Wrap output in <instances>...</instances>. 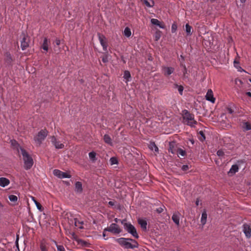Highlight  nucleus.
<instances>
[{"instance_id": "nucleus-32", "label": "nucleus", "mask_w": 251, "mask_h": 251, "mask_svg": "<svg viewBox=\"0 0 251 251\" xmlns=\"http://www.w3.org/2000/svg\"><path fill=\"white\" fill-rule=\"evenodd\" d=\"M175 87L177 88L178 91L180 95H182L183 87L181 85H178L177 84L175 85Z\"/></svg>"}, {"instance_id": "nucleus-57", "label": "nucleus", "mask_w": 251, "mask_h": 251, "mask_svg": "<svg viewBox=\"0 0 251 251\" xmlns=\"http://www.w3.org/2000/svg\"><path fill=\"white\" fill-rule=\"evenodd\" d=\"M196 204L197 205H199V201H197L196 202Z\"/></svg>"}, {"instance_id": "nucleus-26", "label": "nucleus", "mask_w": 251, "mask_h": 251, "mask_svg": "<svg viewBox=\"0 0 251 251\" xmlns=\"http://www.w3.org/2000/svg\"><path fill=\"white\" fill-rule=\"evenodd\" d=\"M124 35L126 37H129L131 35L130 29L128 27H126L123 32Z\"/></svg>"}, {"instance_id": "nucleus-54", "label": "nucleus", "mask_w": 251, "mask_h": 251, "mask_svg": "<svg viewBox=\"0 0 251 251\" xmlns=\"http://www.w3.org/2000/svg\"><path fill=\"white\" fill-rule=\"evenodd\" d=\"M102 61H103V62H106L107 61V59H106V58H102Z\"/></svg>"}, {"instance_id": "nucleus-62", "label": "nucleus", "mask_w": 251, "mask_h": 251, "mask_svg": "<svg viewBox=\"0 0 251 251\" xmlns=\"http://www.w3.org/2000/svg\"><path fill=\"white\" fill-rule=\"evenodd\" d=\"M249 80H250V82L251 83V79H250Z\"/></svg>"}, {"instance_id": "nucleus-17", "label": "nucleus", "mask_w": 251, "mask_h": 251, "mask_svg": "<svg viewBox=\"0 0 251 251\" xmlns=\"http://www.w3.org/2000/svg\"><path fill=\"white\" fill-rule=\"evenodd\" d=\"M75 191L78 193L82 191V183L79 181H77L75 183Z\"/></svg>"}, {"instance_id": "nucleus-45", "label": "nucleus", "mask_w": 251, "mask_h": 251, "mask_svg": "<svg viewBox=\"0 0 251 251\" xmlns=\"http://www.w3.org/2000/svg\"><path fill=\"white\" fill-rule=\"evenodd\" d=\"M188 169H189L188 166L187 165H183L182 166V170L184 171H187V170H188Z\"/></svg>"}, {"instance_id": "nucleus-38", "label": "nucleus", "mask_w": 251, "mask_h": 251, "mask_svg": "<svg viewBox=\"0 0 251 251\" xmlns=\"http://www.w3.org/2000/svg\"><path fill=\"white\" fill-rule=\"evenodd\" d=\"M71 176L68 174H67L66 172H62V174L61 175V178H71Z\"/></svg>"}, {"instance_id": "nucleus-6", "label": "nucleus", "mask_w": 251, "mask_h": 251, "mask_svg": "<svg viewBox=\"0 0 251 251\" xmlns=\"http://www.w3.org/2000/svg\"><path fill=\"white\" fill-rule=\"evenodd\" d=\"M104 231H107L117 235L120 234L122 231V229L116 223H112L110 226L104 228Z\"/></svg>"}, {"instance_id": "nucleus-18", "label": "nucleus", "mask_w": 251, "mask_h": 251, "mask_svg": "<svg viewBox=\"0 0 251 251\" xmlns=\"http://www.w3.org/2000/svg\"><path fill=\"white\" fill-rule=\"evenodd\" d=\"M239 168L237 165H233L230 169L228 174H234L238 171Z\"/></svg>"}, {"instance_id": "nucleus-13", "label": "nucleus", "mask_w": 251, "mask_h": 251, "mask_svg": "<svg viewBox=\"0 0 251 251\" xmlns=\"http://www.w3.org/2000/svg\"><path fill=\"white\" fill-rule=\"evenodd\" d=\"M10 183L9 180L5 177L0 178V186L2 187H4L7 186Z\"/></svg>"}, {"instance_id": "nucleus-21", "label": "nucleus", "mask_w": 251, "mask_h": 251, "mask_svg": "<svg viewBox=\"0 0 251 251\" xmlns=\"http://www.w3.org/2000/svg\"><path fill=\"white\" fill-rule=\"evenodd\" d=\"M151 23L153 25H156L158 26H159L161 28H164V27L163 26H162L160 24V22L156 19H151Z\"/></svg>"}, {"instance_id": "nucleus-60", "label": "nucleus", "mask_w": 251, "mask_h": 251, "mask_svg": "<svg viewBox=\"0 0 251 251\" xmlns=\"http://www.w3.org/2000/svg\"><path fill=\"white\" fill-rule=\"evenodd\" d=\"M184 70L186 71V67L185 66H184Z\"/></svg>"}, {"instance_id": "nucleus-46", "label": "nucleus", "mask_w": 251, "mask_h": 251, "mask_svg": "<svg viewBox=\"0 0 251 251\" xmlns=\"http://www.w3.org/2000/svg\"><path fill=\"white\" fill-rule=\"evenodd\" d=\"M233 110L231 109V108H228L227 109V112L228 113V114H232L233 113Z\"/></svg>"}, {"instance_id": "nucleus-31", "label": "nucleus", "mask_w": 251, "mask_h": 251, "mask_svg": "<svg viewBox=\"0 0 251 251\" xmlns=\"http://www.w3.org/2000/svg\"><path fill=\"white\" fill-rule=\"evenodd\" d=\"M242 127L245 130H249L251 129V125L248 122L244 123Z\"/></svg>"}, {"instance_id": "nucleus-9", "label": "nucleus", "mask_w": 251, "mask_h": 251, "mask_svg": "<svg viewBox=\"0 0 251 251\" xmlns=\"http://www.w3.org/2000/svg\"><path fill=\"white\" fill-rule=\"evenodd\" d=\"M175 71V69L172 67H162V72L164 75L168 76L172 74Z\"/></svg>"}, {"instance_id": "nucleus-33", "label": "nucleus", "mask_w": 251, "mask_h": 251, "mask_svg": "<svg viewBox=\"0 0 251 251\" xmlns=\"http://www.w3.org/2000/svg\"><path fill=\"white\" fill-rule=\"evenodd\" d=\"M234 65L235 68H236L238 70V71L242 72V71H244V70L239 66L238 62H236V61H234Z\"/></svg>"}, {"instance_id": "nucleus-36", "label": "nucleus", "mask_w": 251, "mask_h": 251, "mask_svg": "<svg viewBox=\"0 0 251 251\" xmlns=\"http://www.w3.org/2000/svg\"><path fill=\"white\" fill-rule=\"evenodd\" d=\"M177 154L181 155V156H184L186 154V151L181 149H179L177 151Z\"/></svg>"}, {"instance_id": "nucleus-1", "label": "nucleus", "mask_w": 251, "mask_h": 251, "mask_svg": "<svg viewBox=\"0 0 251 251\" xmlns=\"http://www.w3.org/2000/svg\"><path fill=\"white\" fill-rule=\"evenodd\" d=\"M115 241L126 249H133L138 247V243L135 240L131 238L121 237L116 239Z\"/></svg>"}, {"instance_id": "nucleus-3", "label": "nucleus", "mask_w": 251, "mask_h": 251, "mask_svg": "<svg viewBox=\"0 0 251 251\" xmlns=\"http://www.w3.org/2000/svg\"><path fill=\"white\" fill-rule=\"evenodd\" d=\"M182 115L183 122L184 124L191 127H195L197 124V122L194 119V115L190 113L188 110H183Z\"/></svg>"}, {"instance_id": "nucleus-51", "label": "nucleus", "mask_w": 251, "mask_h": 251, "mask_svg": "<svg viewBox=\"0 0 251 251\" xmlns=\"http://www.w3.org/2000/svg\"><path fill=\"white\" fill-rule=\"evenodd\" d=\"M157 211L158 213H161L163 211V209L161 207L157 209Z\"/></svg>"}, {"instance_id": "nucleus-42", "label": "nucleus", "mask_w": 251, "mask_h": 251, "mask_svg": "<svg viewBox=\"0 0 251 251\" xmlns=\"http://www.w3.org/2000/svg\"><path fill=\"white\" fill-rule=\"evenodd\" d=\"M199 134L200 135H201L202 139H201L200 140H201V141H203L205 139V135H204V133L202 131H200L199 132Z\"/></svg>"}, {"instance_id": "nucleus-4", "label": "nucleus", "mask_w": 251, "mask_h": 251, "mask_svg": "<svg viewBox=\"0 0 251 251\" xmlns=\"http://www.w3.org/2000/svg\"><path fill=\"white\" fill-rule=\"evenodd\" d=\"M121 224L123 225L124 229L128 233L131 234L135 238L137 239L139 238L136 228L131 223H127L126 220L124 219L121 221Z\"/></svg>"}, {"instance_id": "nucleus-55", "label": "nucleus", "mask_w": 251, "mask_h": 251, "mask_svg": "<svg viewBox=\"0 0 251 251\" xmlns=\"http://www.w3.org/2000/svg\"><path fill=\"white\" fill-rule=\"evenodd\" d=\"M14 143L17 144L16 141H15V140H14V141H11V144H12V145H14Z\"/></svg>"}, {"instance_id": "nucleus-59", "label": "nucleus", "mask_w": 251, "mask_h": 251, "mask_svg": "<svg viewBox=\"0 0 251 251\" xmlns=\"http://www.w3.org/2000/svg\"><path fill=\"white\" fill-rule=\"evenodd\" d=\"M190 141H191V142L192 144H194V140H190Z\"/></svg>"}, {"instance_id": "nucleus-27", "label": "nucleus", "mask_w": 251, "mask_h": 251, "mask_svg": "<svg viewBox=\"0 0 251 251\" xmlns=\"http://www.w3.org/2000/svg\"><path fill=\"white\" fill-rule=\"evenodd\" d=\"M185 31L188 36L192 35V27L188 24L185 25Z\"/></svg>"}, {"instance_id": "nucleus-8", "label": "nucleus", "mask_w": 251, "mask_h": 251, "mask_svg": "<svg viewBox=\"0 0 251 251\" xmlns=\"http://www.w3.org/2000/svg\"><path fill=\"white\" fill-rule=\"evenodd\" d=\"M29 39L25 34H23V37L21 41V48L23 50H26L29 46Z\"/></svg>"}, {"instance_id": "nucleus-61", "label": "nucleus", "mask_w": 251, "mask_h": 251, "mask_svg": "<svg viewBox=\"0 0 251 251\" xmlns=\"http://www.w3.org/2000/svg\"><path fill=\"white\" fill-rule=\"evenodd\" d=\"M180 57L182 58V59H183L182 55H180Z\"/></svg>"}, {"instance_id": "nucleus-24", "label": "nucleus", "mask_w": 251, "mask_h": 251, "mask_svg": "<svg viewBox=\"0 0 251 251\" xmlns=\"http://www.w3.org/2000/svg\"><path fill=\"white\" fill-rule=\"evenodd\" d=\"M149 147L151 151H154L155 152L158 151V148L154 142H151L149 144Z\"/></svg>"}, {"instance_id": "nucleus-44", "label": "nucleus", "mask_w": 251, "mask_h": 251, "mask_svg": "<svg viewBox=\"0 0 251 251\" xmlns=\"http://www.w3.org/2000/svg\"><path fill=\"white\" fill-rule=\"evenodd\" d=\"M40 249L41 251H48L47 248L43 245L40 246Z\"/></svg>"}, {"instance_id": "nucleus-7", "label": "nucleus", "mask_w": 251, "mask_h": 251, "mask_svg": "<svg viewBox=\"0 0 251 251\" xmlns=\"http://www.w3.org/2000/svg\"><path fill=\"white\" fill-rule=\"evenodd\" d=\"M50 138L51 143L56 149H62L64 148V145L58 141L55 136H51Z\"/></svg>"}, {"instance_id": "nucleus-56", "label": "nucleus", "mask_w": 251, "mask_h": 251, "mask_svg": "<svg viewBox=\"0 0 251 251\" xmlns=\"http://www.w3.org/2000/svg\"><path fill=\"white\" fill-rule=\"evenodd\" d=\"M246 1V0H240L241 2L242 3H244Z\"/></svg>"}, {"instance_id": "nucleus-29", "label": "nucleus", "mask_w": 251, "mask_h": 251, "mask_svg": "<svg viewBox=\"0 0 251 251\" xmlns=\"http://www.w3.org/2000/svg\"><path fill=\"white\" fill-rule=\"evenodd\" d=\"M53 174L55 176H57L59 178H61L62 172L59 170L55 169L53 171Z\"/></svg>"}, {"instance_id": "nucleus-10", "label": "nucleus", "mask_w": 251, "mask_h": 251, "mask_svg": "<svg viewBox=\"0 0 251 251\" xmlns=\"http://www.w3.org/2000/svg\"><path fill=\"white\" fill-rule=\"evenodd\" d=\"M243 231L248 238L251 237V228L249 225L244 224L243 227Z\"/></svg>"}, {"instance_id": "nucleus-50", "label": "nucleus", "mask_w": 251, "mask_h": 251, "mask_svg": "<svg viewBox=\"0 0 251 251\" xmlns=\"http://www.w3.org/2000/svg\"><path fill=\"white\" fill-rule=\"evenodd\" d=\"M16 245L17 248L19 249V245H18V238H17L16 241Z\"/></svg>"}, {"instance_id": "nucleus-25", "label": "nucleus", "mask_w": 251, "mask_h": 251, "mask_svg": "<svg viewBox=\"0 0 251 251\" xmlns=\"http://www.w3.org/2000/svg\"><path fill=\"white\" fill-rule=\"evenodd\" d=\"M89 157L92 162H95L97 160L96 153L94 151H91L89 153Z\"/></svg>"}, {"instance_id": "nucleus-39", "label": "nucleus", "mask_w": 251, "mask_h": 251, "mask_svg": "<svg viewBox=\"0 0 251 251\" xmlns=\"http://www.w3.org/2000/svg\"><path fill=\"white\" fill-rule=\"evenodd\" d=\"M110 161L111 165L117 164L118 163L117 159L115 157H111L110 159Z\"/></svg>"}, {"instance_id": "nucleus-12", "label": "nucleus", "mask_w": 251, "mask_h": 251, "mask_svg": "<svg viewBox=\"0 0 251 251\" xmlns=\"http://www.w3.org/2000/svg\"><path fill=\"white\" fill-rule=\"evenodd\" d=\"M104 38H105L104 36L99 35V39L100 43L103 48V50L104 51H106L107 50V44H106V41L104 40Z\"/></svg>"}, {"instance_id": "nucleus-40", "label": "nucleus", "mask_w": 251, "mask_h": 251, "mask_svg": "<svg viewBox=\"0 0 251 251\" xmlns=\"http://www.w3.org/2000/svg\"><path fill=\"white\" fill-rule=\"evenodd\" d=\"M177 29V25L176 24H173L171 26V31L172 33H175L176 32Z\"/></svg>"}, {"instance_id": "nucleus-43", "label": "nucleus", "mask_w": 251, "mask_h": 251, "mask_svg": "<svg viewBox=\"0 0 251 251\" xmlns=\"http://www.w3.org/2000/svg\"><path fill=\"white\" fill-rule=\"evenodd\" d=\"M160 34L158 33H156L154 36V38L155 41H158L160 38Z\"/></svg>"}, {"instance_id": "nucleus-34", "label": "nucleus", "mask_w": 251, "mask_h": 251, "mask_svg": "<svg viewBox=\"0 0 251 251\" xmlns=\"http://www.w3.org/2000/svg\"><path fill=\"white\" fill-rule=\"evenodd\" d=\"M8 198L11 201L15 202L18 200L17 197L14 195H9Z\"/></svg>"}, {"instance_id": "nucleus-35", "label": "nucleus", "mask_w": 251, "mask_h": 251, "mask_svg": "<svg viewBox=\"0 0 251 251\" xmlns=\"http://www.w3.org/2000/svg\"><path fill=\"white\" fill-rule=\"evenodd\" d=\"M32 199L33 201L34 202V203L37 207V208L39 210H41V209H42L41 205L38 201H37L35 200V199L34 197H32Z\"/></svg>"}, {"instance_id": "nucleus-2", "label": "nucleus", "mask_w": 251, "mask_h": 251, "mask_svg": "<svg viewBox=\"0 0 251 251\" xmlns=\"http://www.w3.org/2000/svg\"><path fill=\"white\" fill-rule=\"evenodd\" d=\"M17 151L19 152H21L22 154L25 169L26 170L30 169L33 164V160L31 156L19 145H18Z\"/></svg>"}, {"instance_id": "nucleus-23", "label": "nucleus", "mask_w": 251, "mask_h": 251, "mask_svg": "<svg viewBox=\"0 0 251 251\" xmlns=\"http://www.w3.org/2000/svg\"><path fill=\"white\" fill-rule=\"evenodd\" d=\"M123 77L126 80L127 82L129 81L131 79V75L130 72L128 71H125L124 72Z\"/></svg>"}, {"instance_id": "nucleus-53", "label": "nucleus", "mask_w": 251, "mask_h": 251, "mask_svg": "<svg viewBox=\"0 0 251 251\" xmlns=\"http://www.w3.org/2000/svg\"><path fill=\"white\" fill-rule=\"evenodd\" d=\"M246 94L250 97H251V92H247Z\"/></svg>"}, {"instance_id": "nucleus-16", "label": "nucleus", "mask_w": 251, "mask_h": 251, "mask_svg": "<svg viewBox=\"0 0 251 251\" xmlns=\"http://www.w3.org/2000/svg\"><path fill=\"white\" fill-rule=\"evenodd\" d=\"M138 224L140 225L141 227L144 230L147 229V223L144 219H139L138 220Z\"/></svg>"}, {"instance_id": "nucleus-19", "label": "nucleus", "mask_w": 251, "mask_h": 251, "mask_svg": "<svg viewBox=\"0 0 251 251\" xmlns=\"http://www.w3.org/2000/svg\"><path fill=\"white\" fill-rule=\"evenodd\" d=\"M103 140L105 143L109 145H112V140L108 135L105 134L103 136Z\"/></svg>"}, {"instance_id": "nucleus-22", "label": "nucleus", "mask_w": 251, "mask_h": 251, "mask_svg": "<svg viewBox=\"0 0 251 251\" xmlns=\"http://www.w3.org/2000/svg\"><path fill=\"white\" fill-rule=\"evenodd\" d=\"M141 1L143 2L148 7H152L154 5V2L153 0H151V2H149L148 0H141Z\"/></svg>"}, {"instance_id": "nucleus-5", "label": "nucleus", "mask_w": 251, "mask_h": 251, "mask_svg": "<svg viewBox=\"0 0 251 251\" xmlns=\"http://www.w3.org/2000/svg\"><path fill=\"white\" fill-rule=\"evenodd\" d=\"M48 131L45 129L41 130L34 137V141L35 143L38 146H40L42 142L45 140L46 137L47 136Z\"/></svg>"}, {"instance_id": "nucleus-47", "label": "nucleus", "mask_w": 251, "mask_h": 251, "mask_svg": "<svg viewBox=\"0 0 251 251\" xmlns=\"http://www.w3.org/2000/svg\"><path fill=\"white\" fill-rule=\"evenodd\" d=\"M55 44L57 45V46H58L60 45V39H59L58 38H56L55 40Z\"/></svg>"}, {"instance_id": "nucleus-49", "label": "nucleus", "mask_w": 251, "mask_h": 251, "mask_svg": "<svg viewBox=\"0 0 251 251\" xmlns=\"http://www.w3.org/2000/svg\"><path fill=\"white\" fill-rule=\"evenodd\" d=\"M108 204L111 205V206H113V205H114L115 203H114V202H113L112 201H109L108 202Z\"/></svg>"}, {"instance_id": "nucleus-48", "label": "nucleus", "mask_w": 251, "mask_h": 251, "mask_svg": "<svg viewBox=\"0 0 251 251\" xmlns=\"http://www.w3.org/2000/svg\"><path fill=\"white\" fill-rule=\"evenodd\" d=\"M123 220H120V219H119L118 218H115L114 221V222L116 223H117L118 222H121V221H122Z\"/></svg>"}, {"instance_id": "nucleus-20", "label": "nucleus", "mask_w": 251, "mask_h": 251, "mask_svg": "<svg viewBox=\"0 0 251 251\" xmlns=\"http://www.w3.org/2000/svg\"><path fill=\"white\" fill-rule=\"evenodd\" d=\"M74 224L75 226H78L79 228L82 229L83 227L82 225L83 224V221H79L77 219H74Z\"/></svg>"}, {"instance_id": "nucleus-30", "label": "nucleus", "mask_w": 251, "mask_h": 251, "mask_svg": "<svg viewBox=\"0 0 251 251\" xmlns=\"http://www.w3.org/2000/svg\"><path fill=\"white\" fill-rule=\"evenodd\" d=\"M6 58H5V61L7 64H10L11 62L12 61V57L11 56V54L7 52L6 53Z\"/></svg>"}, {"instance_id": "nucleus-14", "label": "nucleus", "mask_w": 251, "mask_h": 251, "mask_svg": "<svg viewBox=\"0 0 251 251\" xmlns=\"http://www.w3.org/2000/svg\"><path fill=\"white\" fill-rule=\"evenodd\" d=\"M172 220L177 225H179V219H180V214L179 213H175L172 216Z\"/></svg>"}, {"instance_id": "nucleus-52", "label": "nucleus", "mask_w": 251, "mask_h": 251, "mask_svg": "<svg viewBox=\"0 0 251 251\" xmlns=\"http://www.w3.org/2000/svg\"><path fill=\"white\" fill-rule=\"evenodd\" d=\"M106 231H104V229H103V233H102V236H103V237H105V236H106Z\"/></svg>"}, {"instance_id": "nucleus-41", "label": "nucleus", "mask_w": 251, "mask_h": 251, "mask_svg": "<svg viewBox=\"0 0 251 251\" xmlns=\"http://www.w3.org/2000/svg\"><path fill=\"white\" fill-rule=\"evenodd\" d=\"M217 154L220 157H222L224 155V152L222 150H218L217 152Z\"/></svg>"}, {"instance_id": "nucleus-28", "label": "nucleus", "mask_w": 251, "mask_h": 251, "mask_svg": "<svg viewBox=\"0 0 251 251\" xmlns=\"http://www.w3.org/2000/svg\"><path fill=\"white\" fill-rule=\"evenodd\" d=\"M42 49L46 51H47L48 50V39L46 38L44 39L43 43L42 45Z\"/></svg>"}, {"instance_id": "nucleus-11", "label": "nucleus", "mask_w": 251, "mask_h": 251, "mask_svg": "<svg viewBox=\"0 0 251 251\" xmlns=\"http://www.w3.org/2000/svg\"><path fill=\"white\" fill-rule=\"evenodd\" d=\"M205 98L207 100L212 103L215 102V99L213 97V92L211 89L208 90L205 96Z\"/></svg>"}, {"instance_id": "nucleus-15", "label": "nucleus", "mask_w": 251, "mask_h": 251, "mask_svg": "<svg viewBox=\"0 0 251 251\" xmlns=\"http://www.w3.org/2000/svg\"><path fill=\"white\" fill-rule=\"evenodd\" d=\"M207 215L205 210L203 211L201 214V222L202 226H204L207 221Z\"/></svg>"}, {"instance_id": "nucleus-37", "label": "nucleus", "mask_w": 251, "mask_h": 251, "mask_svg": "<svg viewBox=\"0 0 251 251\" xmlns=\"http://www.w3.org/2000/svg\"><path fill=\"white\" fill-rule=\"evenodd\" d=\"M55 244L56 245L57 251H66L64 247L62 245H57L56 242Z\"/></svg>"}, {"instance_id": "nucleus-58", "label": "nucleus", "mask_w": 251, "mask_h": 251, "mask_svg": "<svg viewBox=\"0 0 251 251\" xmlns=\"http://www.w3.org/2000/svg\"><path fill=\"white\" fill-rule=\"evenodd\" d=\"M0 207H3V205L2 203L0 202Z\"/></svg>"}]
</instances>
